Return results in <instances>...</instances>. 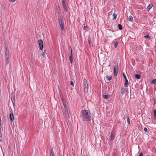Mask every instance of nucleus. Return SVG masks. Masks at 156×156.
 Here are the masks:
<instances>
[{
  "mask_svg": "<svg viewBox=\"0 0 156 156\" xmlns=\"http://www.w3.org/2000/svg\"><path fill=\"white\" fill-rule=\"evenodd\" d=\"M5 62L6 65H7L9 63V59L6 58V59L5 60Z\"/></svg>",
  "mask_w": 156,
  "mask_h": 156,
  "instance_id": "obj_22",
  "label": "nucleus"
},
{
  "mask_svg": "<svg viewBox=\"0 0 156 156\" xmlns=\"http://www.w3.org/2000/svg\"><path fill=\"white\" fill-rule=\"evenodd\" d=\"M112 44H113L114 47L115 48H117L118 45V42L116 41L115 40H114L112 42Z\"/></svg>",
  "mask_w": 156,
  "mask_h": 156,
  "instance_id": "obj_8",
  "label": "nucleus"
},
{
  "mask_svg": "<svg viewBox=\"0 0 156 156\" xmlns=\"http://www.w3.org/2000/svg\"><path fill=\"white\" fill-rule=\"evenodd\" d=\"M50 156H55L54 153L53 152L52 150H51V151L50 152Z\"/></svg>",
  "mask_w": 156,
  "mask_h": 156,
  "instance_id": "obj_21",
  "label": "nucleus"
},
{
  "mask_svg": "<svg viewBox=\"0 0 156 156\" xmlns=\"http://www.w3.org/2000/svg\"><path fill=\"white\" fill-rule=\"evenodd\" d=\"M80 118L83 121H90L92 119V115L90 111L87 110H82L81 112Z\"/></svg>",
  "mask_w": 156,
  "mask_h": 156,
  "instance_id": "obj_1",
  "label": "nucleus"
},
{
  "mask_svg": "<svg viewBox=\"0 0 156 156\" xmlns=\"http://www.w3.org/2000/svg\"><path fill=\"white\" fill-rule=\"evenodd\" d=\"M87 27L85 26H84V27H83V29L85 30H86L87 29Z\"/></svg>",
  "mask_w": 156,
  "mask_h": 156,
  "instance_id": "obj_32",
  "label": "nucleus"
},
{
  "mask_svg": "<svg viewBox=\"0 0 156 156\" xmlns=\"http://www.w3.org/2000/svg\"><path fill=\"white\" fill-rule=\"evenodd\" d=\"M62 101L63 105L64 106V107L65 108V110H67V106L65 101L64 100V99L63 98H62Z\"/></svg>",
  "mask_w": 156,
  "mask_h": 156,
  "instance_id": "obj_10",
  "label": "nucleus"
},
{
  "mask_svg": "<svg viewBox=\"0 0 156 156\" xmlns=\"http://www.w3.org/2000/svg\"><path fill=\"white\" fill-rule=\"evenodd\" d=\"M152 7V4H149L147 7V9L148 10H150Z\"/></svg>",
  "mask_w": 156,
  "mask_h": 156,
  "instance_id": "obj_16",
  "label": "nucleus"
},
{
  "mask_svg": "<svg viewBox=\"0 0 156 156\" xmlns=\"http://www.w3.org/2000/svg\"><path fill=\"white\" fill-rule=\"evenodd\" d=\"M69 60H70L71 63L72 64L73 63V55L72 50H71V55L69 57Z\"/></svg>",
  "mask_w": 156,
  "mask_h": 156,
  "instance_id": "obj_11",
  "label": "nucleus"
},
{
  "mask_svg": "<svg viewBox=\"0 0 156 156\" xmlns=\"http://www.w3.org/2000/svg\"><path fill=\"white\" fill-rule=\"evenodd\" d=\"M107 77L108 80H111L112 79V77L111 76L109 77L108 76Z\"/></svg>",
  "mask_w": 156,
  "mask_h": 156,
  "instance_id": "obj_29",
  "label": "nucleus"
},
{
  "mask_svg": "<svg viewBox=\"0 0 156 156\" xmlns=\"http://www.w3.org/2000/svg\"><path fill=\"white\" fill-rule=\"evenodd\" d=\"M82 156H83L82 155Z\"/></svg>",
  "mask_w": 156,
  "mask_h": 156,
  "instance_id": "obj_36",
  "label": "nucleus"
},
{
  "mask_svg": "<svg viewBox=\"0 0 156 156\" xmlns=\"http://www.w3.org/2000/svg\"><path fill=\"white\" fill-rule=\"evenodd\" d=\"M9 118L11 121H12L14 120V116L13 112H11L9 115Z\"/></svg>",
  "mask_w": 156,
  "mask_h": 156,
  "instance_id": "obj_9",
  "label": "nucleus"
},
{
  "mask_svg": "<svg viewBox=\"0 0 156 156\" xmlns=\"http://www.w3.org/2000/svg\"><path fill=\"white\" fill-rule=\"evenodd\" d=\"M118 27L120 30H121L122 29V26L121 24H119L118 25Z\"/></svg>",
  "mask_w": 156,
  "mask_h": 156,
  "instance_id": "obj_20",
  "label": "nucleus"
},
{
  "mask_svg": "<svg viewBox=\"0 0 156 156\" xmlns=\"http://www.w3.org/2000/svg\"><path fill=\"white\" fill-rule=\"evenodd\" d=\"M144 131L145 132H147V129L146 127H145L144 128Z\"/></svg>",
  "mask_w": 156,
  "mask_h": 156,
  "instance_id": "obj_31",
  "label": "nucleus"
},
{
  "mask_svg": "<svg viewBox=\"0 0 156 156\" xmlns=\"http://www.w3.org/2000/svg\"><path fill=\"white\" fill-rule=\"evenodd\" d=\"M115 137V134L113 132H112L111 133V135L109 138L110 140H113Z\"/></svg>",
  "mask_w": 156,
  "mask_h": 156,
  "instance_id": "obj_6",
  "label": "nucleus"
},
{
  "mask_svg": "<svg viewBox=\"0 0 156 156\" xmlns=\"http://www.w3.org/2000/svg\"><path fill=\"white\" fill-rule=\"evenodd\" d=\"M59 23L61 30H63L64 29V22L63 20L62 19H60L59 20Z\"/></svg>",
  "mask_w": 156,
  "mask_h": 156,
  "instance_id": "obj_3",
  "label": "nucleus"
},
{
  "mask_svg": "<svg viewBox=\"0 0 156 156\" xmlns=\"http://www.w3.org/2000/svg\"><path fill=\"white\" fill-rule=\"evenodd\" d=\"M156 83V79H153L151 82V84H154Z\"/></svg>",
  "mask_w": 156,
  "mask_h": 156,
  "instance_id": "obj_14",
  "label": "nucleus"
},
{
  "mask_svg": "<svg viewBox=\"0 0 156 156\" xmlns=\"http://www.w3.org/2000/svg\"><path fill=\"white\" fill-rule=\"evenodd\" d=\"M1 128H0V131H1Z\"/></svg>",
  "mask_w": 156,
  "mask_h": 156,
  "instance_id": "obj_35",
  "label": "nucleus"
},
{
  "mask_svg": "<svg viewBox=\"0 0 156 156\" xmlns=\"http://www.w3.org/2000/svg\"><path fill=\"white\" fill-rule=\"evenodd\" d=\"M64 9V11L66 12H67V9L66 8V6H65V7H63Z\"/></svg>",
  "mask_w": 156,
  "mask_h": 156,
  "instance_id": "obj_28",
  "label": "nucleus"
},
{
  "mask_svg": "<svg viewBox=\"0 0 156 156\" xmlns=\"http://www.w3.org/2000/svg\"><path fill=\"white\" fill-rule=\"evenodd\" d=\"M102 97L104 98L107 99L109 98H110V95H109V94L103 95Z\"/></svg>",
  "mask_w": 156,
  "mask_h": 156,
  "instance_id": "obj_12",
  "label": "nucleus"
},
{
  "mask_svg": "<svg viewBox=\"0 0 156 156\" xmlns=\"http://www.w3.org/2000/svg\"><path fill=\"white\" fill-rule=\"evenodd\" d=\"M129 20L131 22H132L133 20V18L132 16H130L129 18Z\"/></svg>",
  "mask_w": 156,
  "mask_h": 156,
  "instance_id": "obj_19",
  "label": "nucleus"
},
{
  "mask_svg": "<svg viewBox=\"0 0 156 156\" xmlns=\"http://www.w3.org/2000/svg\"><path fill=\"white\" fill-rule=\"evenodd\" d=\"M139 156H143V154L142 153H140V154Z\"/></svg>",
  "mask_w": 156,
  "mask_h": 156,
  "instance_id": "obj_33",
  "label": "nucleus"
},
{
  "mask_svg": "<svg viewBox=\"0 0 156 156\" xmlns=\"http://www.w3.org/2000/svg\"><path fill=\"white\" fill-rule=\"evenodd\" d=\"M135 78L137 79H140V76L136 74H135Z\"/></svg>",
  "mask_w": 156,
  "mask_h": 156,
  "instance_id": "obj_15",
  "label": "nucleus"
},
{
  "mask_svg": "<svg viewBox=\"0 0 156 156\" xmlns=\"http://www.w3.org/2000/svg\"><path fill=\"white\" fill-rule=\"evenodd\" d=\"M14 99V98H13V99H12V103H13V105L14 104H13V100Z\"/></svg>",
  "mask_w": 156,
  "mask_h": 156,
  "instance_id": "obj_34",
  "label": "nucleus"
},
{
  "mask_svg": "<svg viewBox=\"0 0 156 156\" xmlns=\"http://www.w3.org/2000/svg\"><path fill=\"white\" fill-rule=\"evenodd\" d=\"M123 77H124L125 79H127L126 75L124 73H123Z\"/></svg>",
  "mask_w": 156,
  "mask_h": 156,
  "instance_id": "obj_26",
  "label": "nucleus"
},
{
  "mask_svg": "<svg viewBox=\"0 0 156 156\" xmlns=\"http://www.w3.org/2000/svg\"><path fill=\"white\" fill-rule=\"evenodd\" d=\"M144 37H145V38H147L148 39H149L150 38V36L149 35H145L144 36Z\"/></svg>",
  "mask_w": 156,
  "mask_h": 156,
  "instance_id": "obj_27",
  "label": "nucleus"
},
{
  "mask_svg": "<svg viewBox=\"0 0 156 156\" xmlns=\"http://www.w3.org/2000/svg\"><path fill=\"white\" fill-rule=\"evenodd\" d=\"M70 84L72 85L73 86H74L73 83L72 81H70Z\"/></svg>",
  "mask_w": 156,
  "mask_h": 156,
  "instance_id": "obj_30",
  "label": "nucleus"
},
{
  "mask_svg": "<svg viewBox=\"0 0 156 156\" xmlns=\"http://www.w3.org/2000/svg\"><path fill=\"white\" fill-rule=\"evenodd\" d=\"M84 92H87L88 91V86L87 83H84Z\"/></svg>",
  "mask_w": 156,
  "mask_h": 156,
  "instance_id": "obj_5",
  "label": "nucleus"
},
{
  "mask_svg": "<svg viewBox=\"0 0 156 156\" xmlns=\"http://www.w3.org/2000/svg\"><path fill=\"white\" fill-rule=\"evenodd\" d=\"M127 122H128V124H130V121H129V117H127Z\"/></svg>",
  "mask_w": 156,
  "mask_h": 156,
  "instance_id": "obj_25",
  "label": "nucleus"
},
{
  "mask_svg": "<svg viewBox=\"0 0 156 156\" xmlns=\"http://www.w3.org/2000/svg\"><path fill=\"white\" fill-rule=\"evenodd\" d=\"M154 119H156V110L154 109Z\"/></svg>",
  "mask_w": 156,
  "mask_h": 156,
  "instance_id": "obj_17",
  "label": "nucleus"
},
{
  "mask_svg": "<svg viewBox=\"0 0 156 156\" xmlns=\"http://www.w3.org/2000/svg\"><path fill=\"white\" fill-rule=\"evenodd\" d=\"M124 88H122L121 90V93L122 94H123L124 93Z\"/></svg>",
  "mask_w": 156,
  "mask_h": 156,
  "instance_id": "obj_23",
  "label": "nucleus"
},
{
  "mask_svg": "<svg viewBox=\"0 0 156 156\" xmlns=\"http://www.w3.org/2000/svg\"><path fill=\"white\" fill-rule=\"evenodd\" d=\"M125 86L127 87L128 86V82L127 79H125V83H124Z\"/></svg>",
  "mask_w": 156,
  "mask_h": 156,
  "instance_id": "obj_13",
  "label": "nucleus"
},
{
  "mask_svg": "<svg viewBox=\"0 0 156 156\" xmlns=\"http://www.w3.org/2000/svg\"><path fill=\"white\" fill-rule=\"evenodd\" d=\"M62 4L63 5V7L66 6V4H65V2L64 0H63L62 2Z\"/></svg>",
  "mask_w": 156,
  "mask_h": 156,
  "instance_id": "obj_24",
  "label": "nucleus"
},
{
  "mask_svg": "<svg viewBox=\"0 0 156 156\" xmlns=\"http://www.w3.org/2000/svg\"><path fill=\"white\" fill-rule=\"evenodd\" d=\"M38 43L39 45L40 49L42 50L44 47L43 41L41 39H39L38 41Z\"/></svg>",
  "mask_w": 156,
  "mask_h": 156,
  "instance_id": "obj_4",
  "label": "nucleus"
},
{
  "mask_svg": "<svg viewBox=\"0 0 156 156\" xmlns=\"http://www.w3.org/2000/svg\"><path fill=\"white\" fill-rule=\"evenodd\" d=\"M112 16L113 17V20H115L117 17V15L115 13H114L113 14Z\"/></svg>",
  "mask_w": 156,
  "mask_h": 156,
  "instance_id": "obj_18",
  "label": "nucleus"
},
{
  "mask_svg": "<svg viewBox=\"0 0 156 156\" xmlns=\"http://www.w3.org/2000/svg\"><path fill=\"white\" fill-rule=\"evenodd\" d=\"M5 58L6 59H9V51L7 48H6L5 51Z\"/></svg>",
  "mask_w": 156,
  "mask_h": 156,
  "instance_id": "obj_7",
  "label": "nucleus"
},
{
  "mask_svg": "<svg viewBox=\"0 0 156 156\" xmlns=\"http://www.w3.org/2000/svg\"><path fill=\"white\" fill-rule=\"evenodd\" d=\"M118 73V65L117 64L115 65L114 67V71L113 73L114 76L116 77L117 76V74Z\"/></svg>",
  "mask_w": 156,
  "mask_h": 156,
  "instance_id": "obj_2",
  "label": "nucleus"
}]
</instances>
